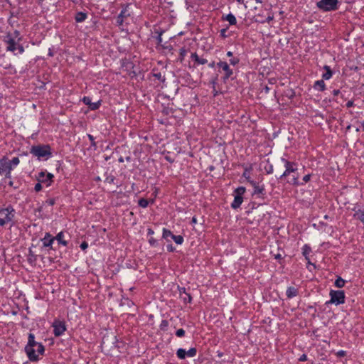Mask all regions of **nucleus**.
Instances as JSON below:
<instances>
[{
	"mask_svg": "<svg viewBox=\"0 0 364 364\" xmlns=\"http://www.w3.org/2000/svg\"><path fill=\"white\" fill-rule=\"evenodd\" d=\"M338 0H321L317 2V7L323 11H335L338 9Z\"/></svg>",
	"mask_w": 364,
	"mask_h": 364,
	"instance_id": "nucleus-5",
	"label": "nucleus"
},
{
	"mask_svg": "<svg viewBox=\"0 0 364 364\" xmlns=\"http://www.w3.org/2000/svg\"><path fill=\"white\" fill-rule=\"evenodd\" d=\"M30 153L39 160H47L52 156L50 146L45 144L32 146L30 149Z\"/></svg>",
	"mask_w": 364,
	"mask_h": 364,
	"instance_id": "nucleus-2",
	"label": "nucleus"
},
{
	"mask_svg": "<svg viewBox=\"0 0 364 364\" xmlns=\"http://www.w3.org/2000/svg\"><path fill=\"white\" fill-rule=\"evenodd\" d=\"M227 55H228V57H232V52H231V51H228V52L227 53Z\"/></svg>",
	"mask_w": 364,
	"mask_h": 364,
	"instance_id": "nucleus-59",
	"label": "nucleus"
},
{
	"mask_svg": "<svg viewBox=\"0 0 364 364\" xmlns=\"http://www.w3.org/2000/svg\"><path fill=\"white\" fill-rule=\"evenodd\" d=\"M45 348L42 343L35 341V336L33 333L28 334V344L25 347V351L31 361H37L38 355H43Z\"/></svg>",
	"mask_w": 364,
	"mask_h": 364,
	"instance_id": "nucleus-1",
	"label": "nucleus"
},
{
	"mask_svg": "<svg viewBox=\"0 0 364 364\" xmlns=\"http://www.w3.org/2000/svg\"><path fill=\"white\" fill-rule=\"evenodd\" d=\"M166 247H167V250L168 252H173L175 250V248L173 247L172 245H167Z\"/></svg>",
	"mask_w": 364,
	"mask_h": 364,
	"instance_id": "nucleus-51",
	"label": "nucleus"
},
{
	"mask_svg": "<svg viewBox=\"0 0 364 364\" xmlns=\"http://www.w3.org/2000/svg\"><path fill=\"white\" fill-rule=\"evenodd\" d=\"M299 293L298 289L294 287H289L287 288L286 294L287 298L291 299L293 297H295L297 296Z\"/></svg>",
	"mask_w": 364,
	"mask_h": 364,
	"instance_id": "nucleus-18",
	"label": "nucleus"
},
{
	"mask_svg": "<svg viewBox=\"0 0 364 364\" xmlns=\"http://www.w3.org/2000/svg\"><path fill=\"white\" fill-rule=\"evenodd\" d=\"M306 360H307V356L306 354H302L299 359V360L301 362L306 361Z\"/></svg>",
	"mask_w": 364,
	"mask_h": 364,
	"instance_id": "nucleus-50",
	"label": "nucleus"
},
{
	"mask_svg": "<svg viewBox=\"0 0 364 364\" xmlns=\"http://www.w3.org/2000/svg\"><path fill=\"white\" fill-rule=\"evenodd\" d=\"M149 242L150 243L151 245L152 246H154L157 244V240L154 239L153 237H151L149 240Z\"/></svg>",
	"mask_w": 364,
	"mask_h": 364,
	"instance_id": "nucleus-47",
	"label": "nucleus"
},
{
	"mask_svg": "<svg viewBox=\"0 0 364 364\" xmlns=\"http://www.w3.org/2000/svg\"><path fill=\"white\" fill-rule=\"evenodd\" d=\"M129 16V14L128 13L127 10L126 9H122L117 18V21H116L117 25L122 26L124 22V18Z\"/></svg>",
	"mask_w": 364,
	"mask_h": 364,
	"instance_id": "nucleus-17",
	"label": "nucleus"
},
{
	"mask_svg": "<svg viewBox=\"0 0 364 364\" xmlns=\"http://www.w3.org/2000/svg\"><path fill=\"white\" fill-rule=\"evenodd\" d=\"M323 69L326 70V73L322 75V80H329L333 75L331 68L328 65H324Z\"/></svg>",
	"mask_w": 364,
	"mask_h": 364,
	"instance_id": "nucleus-23",
	"label": "nucleus"
},
{
	"mask_svg": "<svg viewBox=\"0 0 364 364\" xmlns=\"http://www.w3.org/2000/svg\"><path fill=\"white\" fill-rule=\"evenodd\" d=\"M80 247L82 250H85L88 247V244L86 242H83L80 244Z\"/></svg>",
	"mask_w": 364,
	"mask_h": 364,
	"instance_id": "nucleus-45",
	"label": "nucleus"
},
{
	"mask_svg": "<svg viewBox=\"0 0 364 364\" xmlns=\"http://www.w3.org/2000/svg\"><path fill=\"white\" fill-rule=\"evenodd\" d=\"M192 222H193V223H196V218H192Z\"/></svg>",
	"mask_w": 364,
	"mask_h": 364,
	"instance_id": "nucleus-62",
	"label": "nucleus"
},
{
	"mask_svg": "<svg viewBox=\"0 0 364 364\" xmlns=\"http://www.w3.org/2000/svg\"><path fill=\"white\" fill-rule=\"evenodd\" d=\"M314 88L318 91H323L326 90V84L323 80H316L314 82Z\"/></svg>",
	"mask_w": 364,
	"mask_h": 364,
	"instance_id": "nucleus-22",
	"label": "nucleus"
},
{
	"mask_svg": "<svg viewBox=\"0 0 364 364\" xmlns=\"http://www.w3.org/2000/svg\"><path fill=\"white\" fill-rule=\"evenodd\" d=\"M331 299L326 304L339 305L345 303V293L341 290H331L329 293Z\"/></svg>",
	"mask_w": 364,
	"mask_h": 364,
	"instance_id": "nucleus-4",
	"label": "nucleus"
},
{
	"mask_svg": "<svg viewBox=\"0 0 364 364\" xmlns=\"http://www.w3.org/2000/svg\"><path fill=\"white\" fill-rule=\"evenodd\" d=\"M6 42L7 43L6 50L11 51V52H14L15 50H16V47L18 45H19L16 41V40L13 37L11 36L10 34H9L6 36Z\"/></svg>",
	"mask_w": 364,
	"mask_h": 364,
	"instance_id": "nucleus-13",
	"label": "nucleus"
},
{
	"mask_svg": "<svg viewBox=\"0 0 364 364\" xmlns=\"http://www.w3.org/2000/svg\"><path fill=\"white\" fill-rule=\"evenodd\" d=\"M55 240V237H52L48 232L46 233L45 237L42 239L43 247H52V244Z\"/></svg>",
	"mask_w": 364,
	"mask_h": 364,
	"instance_id": "nucleus-16",
	"label": "nucleus"
},
{
	"mask_svg": "<svg viewBox=\"0 0 364 364\" xmlns=\"http://www.w3.org/2000/svg\"><path fill=\"white\" fill-rule=\"evenodd\" d=\"M41 189H42V185H41V183L38 181V183H37L35 185L34 190H35L36 192H38V191H41Z\"/></svg>",
	"mask_w": 364,
	"mask_h": 364,
	"instance_id": "nucleus-42",
	"label": "nucleus"
},
{
	"mask_svg": "<svg viewBox=\"0 0 364 364\" xmlns=\"http://www.w3.org/2000/svg\"><path fill=\"white\" fill-rule=\"evenodd\" d=\"M82 102L92 110L97 109L101 104L100 101H97V102H92L91 98L90 97H84Z\"/></svg>",
	"mask_w": 364,
	"mask_h": 364,
	"instance_id": "nucleus-15",
	"label": "nucleus"
},
{
	"mask_svg": "<svg viewBox=\"0 0 364 364\" xmlns=\"http://www.w3.org/2000/svg\"><path fill=\"white\" fill-rule=\"evenodd\" d=\"M173 234L169 230L166 228L163 229V237L164 239H168V237H171L172 238V236Z\"/></svg>",
	"mask_w": 364,
	"mask_h": 364,
	"instance_id": "nucleus-31",
	"label": "nucleus"
},
{
	"mask_svg": "<svg viewBox=\"0 0 364 364\" xmlns=\"http://www.w3.org/2000/svg\"><path fill=\"white\" fill-rule=\"evenodd\" d=\"M15 217V210L11 205L5 208H0V226L4 227L7 225L14 224Z\"/></svg>",
	"mask_w": 364,
	"mask_h": 364,
	"instance_id": "nucleus-3",
	"label": "nucleus"
},
{
	"mask_svg": "<svg viewBox=\"0 0 364 364\" xmlns=\"http://www.w3.org/2000/svg\"><path fill=\"white\" fill-rule=\"evenodd\" d=\"M273 18H274L273 16H269L265 20H261L260 21V20H257V19L256 21H259V22H260L262 23H266V22H267V23L270 22L271 21L273 20Z\"/></svg>",
	"mask_w": 364,
	"mask_h": 364,
	"instance_id": "nucleus-38",
	"label": "nucleus"
},
{
	"mask_svg": "<svg viewBox=\"0 0 364 364\" xmlns=\"http://www.w3.org/2000/svg\"><path fill=\"white\" fill-rule=\"evenodd\" d=\"M87 15L85 12L79 11L75 14V20L77 23H82L85 21Z\"/></svg>",
	"mask_w": 364,
	"mask_h": 364,
	"instance_id": "nucleus-21",
	"label": "nucleus"
},
{
	"mask_svg": "<svg viewBox=\"0 0 364 364\" xmlns=\"http://www.w3.org/2000/svg\"><path fill=\"white\" fill-rule=\"evenodd\" d=\"M63 237H64V234L63 232H60L57 235L56 237H55V240H57L58 242L60 243V244H62L64 246H66L68 245V242L67 241L64 240H63Z\"/></svg>",
	"mask_w": 364,
	"mask_h": 364,
	"instance_id": "nucleus-25",
	"label": "nucleus"
},
{
	"mask_svg": "<svg viewBox=\"0 0 364 364\" xmlns=\"http://www.w3.org/2000/svg\"><path fill=\"white\" fill-rule=\"evenodd\" d=\"M16 50H18L19 53H23L24 52V48L20 44L17 46Z\"/></svg>",
	"mask_w": 364,
	"mask_h": 364,
	"instance_id": "nucleus-46",
	"label": "nucleus"
},
{
	"mask_svg": "<svg viewBox=\"0 0 364 364\" xmlns=\"http://www.w3.org/2000/svg\"><path fill=\"white\" fill-rule=\"evenodd\" d=\"M272 171H273V168H272V166H271L270 168H269V171H267V173H272Z\"/></svg>",
	"mask_w": 364,
	"mask_h": 364,
	"instance_id": "nucleus-60",
	"label": "nucleus"
},
{
	"mask_svg": "<svg viewBox=\"0 0 364 364\" xmlns=\"http://www.w3.org/2000/svg\"><path fill=\"white\" fill-rule=\"evenodd\" d=\"M154 76L159 80L164 82L165 80L164 76L161 75V73H154Z\"/></svg>",
	"mask_w": 364,
	"mask_h": 364,
	"instance_id": "nucleus-34",
	"label": "nucleus"
},
{
	"mask_svg": "<svg viewBox=\"0 0 364 364\" xmlns=\"http://www.w3.org/2000/svg\"><path fill=\"white\" fill-rule=\"evenodd\" d=\"M11 163H9V160L6 157H3L0 159V175L4 174L8 171H11Z\"/></svg>",
	"mask_w": 364,
	"mask_h": 364,
	"instance_id": "nucleus-12",
	"label": "nucleus"
},
{
	"mask_svg": "<svg viewBox=\"0 0 364 364\" xmlns=\"http://www.w3.org/2000/svg\"><path fill=\"white\" fill-rule=\"evenodd\" d=\"M161 36H162V32H160L159 33V36H157V42H158V44H159V45H161L162 43Z\"/></svg>",
	"mask_w": 364,
	"mask_h": 364,
	"instance_id": "nucleus-48",
	"label": "nucleus"
},
{
	"mask_svg": "<svg viewBox=\"0 0 364 364\" xmlns=\"http://www.w3.org/2000/svg\"><path fill=\"white\" fill-rule=\"evenodd\" d=\"M299 176L293 174L291 177L288 180V183L294 186H298L299 184Z\"/></svg>",
	"mask_w": 364,
	"mask_h": 364,
	"instance_id": "nucleus-28",
	"label": "nucleus"
},
{
	"mask_svg": "<svg viewBox=\"0 0 364 364\" xmlns=\"http://www.w3.org/2000/svg\"><path fill=\"white\" fill-rule=\"evenodd\" d=\"M362 127L364 129V121L362 122Z\"/></svg>",
	"mask_w": 364,
	"mask_h": 364,
	"instance_id": "nucleus-63",
	"label": "nucleus"
},
{
	"mask_svg": "<svg viewBox=\"0 0 364 364\" xmlns=\"http://www.w3.org/2000/svg\"><path fill=\"white\" fill-rule=\"evenodd\" d=\"M176 335L178 337H182L185 335V331L183 328L178 329L176 332Z\"/></svg>",
	"mask_w": 364,
	"mask_h": 364,
	"instance_id": "nucleus-39",
	"label": "nucleus"
},
{
	"mask_svg": "<svg viewBox=\"0 0 364 364\" xmlns=\"http://www.w3.org/2000/svg\"><path fill=\"white\" fill-rule=\"evenodd\" d=\"M264 92H265L266 93H268V92H269V87H268V86H265V87H264Z\"/></svg>",
	"mask_w": 364,
	"mask_h": 364,
	"instance_id": "nucleus-56",
	"label": "nucleus"
},
{
	"mask_svg": "<svg viewBox=\"0 0 364 364\" xmlns=\"http://www.w3.org/2000/svg\"><path fill=\"white\" fill-rule=\"evenodd\" d=\"M275 258L276 259H280L281 258V255L278 254V255H275Z\"/></svg>",
	"mask_w": 364,
	"mask_h": 364,
	"instance_id": "nucleus-61",
	"label": "nucleus"
},
{
	"mask_svg": "<svg viewBox=\"0 0 364 364\" xmlns=\"http://www.w3.org/2000/svg\"><path fill=\"white\" fill-rule=\"evenodd\" d=\"M197 349L196 348H191L188 351H186L183 348H178L176 351V355L180 359H185L186 355L188 357H194L196 355Z\"/></svg>",
	"mask_w": 364,
	"mask_h": 364,
	"instance_id": "nucleus-10",
	"label": "nucleus"
},
{
	"mask_svg": "<svg viewBox=\"0 0 364 364\" xmlns=\"http://www.w3.org/2000/svg\"><path fill=\"white\" fill-rule=\"evenodd\" d=\"M353 218L359 220L364 224V208L356 210L353 215Z\"/></svg>",
	"mask_w": 364,
	"mask_h": 364,
	"instance_id": "nucleus-24",
	"label": "nucleus"
},
{
	"mask_svg": "<svg viewBox=\"0 0 364 364\" xmlns=\"http://www.w3.org/2000/svg\"><path fill=\"white\" fill-rule=\"evenodd\" d=\"M11 171H6L4 173L5 176H6V178H11Z\"/></svg>",
	"mask_w": 364,
	"mask_h": 364,
	"instance_id": "nucleus-54",
	"label": "nucleus"
},
{
	"mask_svg": "<svg viewBox=\"0 0 364 364\" xmlns=\"http://www.w3.org/2000/svg\"><path fill=\"white\" fill-rule=\"evenodd\" d=\"M225 19L228 21L230 25H235L237 23L235 16L232 14H228Z\"/></svg>",
	"mask_w": 364,
	"mask_h": 364,
	"instance_id": "nucleus-26",
	"label": "nucleus"
},
{
	"mask_svg": "<svg viewBox=\"0 0 364 364\" xmlns=\"http://www.w3.org/2000/svg\"><path fill=\"white\" fill-rule=\"evenodd\" d=\"M54 178L53 174L50 173H46L44 171H41L38 173V175L37 176V180L41 183H44L47 186H50L51 183L53 182V178Z\"/></svg>",
	"mask_w": 364,
	"mask_h": 364,
	"instance_id": "nucleus-8",
	"label": "nucleus"
},
{
	"mask_svg": "<svg viewBox=\"0 0 364 364\" xmlns=\"http://www.w3.org/2000/svg\"><path fill=\"white\" fill-rule=\"evenodd\" d=\"M11 36L13 37L14 39L18 38V41H19L21 39V38L20 37V33L17 30L14 31L13 34L11 35Z\"/></svg>",
	"mask_w": 364,
	"mask_h": 364,
	"instance_id": "nucleus-35",
	"label": "nucleus"
},
{
	"mask_svg": "<svg viewBox=\"0 0 364 364\" xmlns=\"http://www.w3.org/2000/svg\"><path fill=\"white\" fill-rule=\"evenodd\" d=\"M9 186H13V182L12 181L9 182Z\"/></svg>",
	"mask_w": 364,
	"mask_h": 364,
	"instance_id": "nucleus-64",
	"label": "nucleus"
},
{
	"mask_svg": "<svg viewBox=\"0 0 364 364\" xmlns=\"http://www.w3.org/2000/svg\"><path fill=\"white\" fill-rule=\"evenodd\" d=\"M242 176L245 177L247 180L248 182H249V180H251L250 178V175H249V172H248L247 169H245V171H244V173L242 174Z\"/></svg>",
	"mask_w": 364,
	"mask_h": 364,
	"instance_id": "nucleus-43",
	"label": "nucleus"
},
{
	"mask_svg": "<svg viewBox=\"0 0 364 364\" xmlns=\"http://www.w3.org/2000/svg\"><path fill=\"white\" fill-rule=\"evenodd\" d=\"M168 326V323L166 320H162L161 324H160V328L162 330H164L166 329Z\"/></svg>",
	"mask_w": 364,
	"mask_h": 364,
	"instance_id": "nucleus-36",
	"label": "nucleus"
},
{
	"mask_svg": "<svg viewBox=\"0 0 364 364\" xmlns=\"http://www.w3.org/2000/svg\"><path fill=\"white\" fill-rule=\"evenodd\" d=\"M53 327L55 336H61L66 330L65 323L60 321H55L53 323Z\"/></svg>",
	"mask_w": 364,
	"mask_h": 364,
	"instance_id": "nucleus-11",
	"label": "nucleus"
},
{
	"mask_svg": "<svg viewBox=\"0 0 364 364\" xmlns=\"http://www.w3.org/2000/svg\"><path fill=\"white\" fill-rule=\"evenodd\" d=\"M172 239L174 242L178 245H181L183 242V237L181 235H175L172 236Z\"/></svg>",
	"mask_w": 364,
	"mask_h": 364,
	"instance_id": "nucleus-30",
	"label": "nucleus"
},
{
	"mask_svg": "<svg viewBox=\"0 0 364 364\" xmlns=\"http://www.w3.org/2000/svg\"><path fill=\"white\" fill-rule=\"evenodd\" d=\"M346 284V281L342 279L341 277H338V278L336 279L335 281V286L337 287V288H342L344 287Z\"/></svg>",
	"mask_w": 364,
	"mask_h": 364,
	"instance_id": "nucleus-27",
	"label": "nucleus"
},
{
	"mask_svg": "<svg viewBox=\"0 0 364 364\" xmlns=\"http://www.w3.org/2000/svg\"><path fill=\"white\" fill-rule=\"evenodd\" d=\"M245 193V188L243 186L238 187L235 190V198L233 202L231 203V207L233 209L238 208L242 201H243V197L242 196Z\"/></svg>",
	"mask_w": 364,
	"mask_h": 364,
	"instance_id": "nucleus-6",
	"label": "nucleus"
},
{
	"mask_svg": "<svg viewBox=\"0 0 364 364\" xmlns=\"http://www.w3.org/2000/svg\"><path fill=\"white\" fill-rule=\"evenodd\" d=\"M154 230L151 228L148 229V235H153Z\"/></svg>",
	"mask_w": 364,
	"mask_h": 364,
	"instance_id": "nucleus-57",
	"label": "nucleus"
},
{
	"mask_svg": "<svg viewBox=\"0 0 364 364\" xmlns=\"http://www.w3.org/2000/svg\"><path fill=\"white\" fill-rule=\"evenodd\" d=\"M217 66L222 69L225 72V75L223 76V80L226 81L229 79L231 75L233 74L232 70L230 68L228 63L225 61H220L217 63Z\"/></svg>",
	"mask_w": 364,
	"mask_h": 364,
	"instance_id": "nucleus-9",
	"label": "nucleus"
},
{
	"mask_svg": "<svg viewBox=\"0 0 364 364\" xmlns=\"http://www.w3.org/2000/svg\"><path fill=\"white\" fill-rule=\"evenodd\" d=\"M338 357H343L346 355V352L345 350H341L336 353Z\"/></svg>",
	"mask_w": 364,
	"mask_h": 364,
	"instance_id": "nucleus-44",
	"label": "nucleus"
},
{
	"mask_svg": "<svg viewBox=\"0 0 364 364\" xmlns=\"http://www.w3.org/2000/svg\"><path fill=\"white\" fill-rule=\"evenodd\" d=\"M182 289H183V294L181 293V290H179L181 299H183L185 303H191L192 301L191 296L190 294L186 292V290L184 287H183Z\"/></svg>",
	"mask_w": 364,
	"mask_h": 364,
	"instance_id": "nucleus-19",
	"label": "nucleus"
},
{
	"mask_svg": "<svg viewBox=\"0 0 364 364\" xmlns=\"http://www.w3.org/2000/svg\"><path fill=\"white\" fill-rule=\"evenodd\" d=\"M226 31H227V29L226 28H223L220 31V34L223 37H226Z\"/></svg>",
	"mask_w": 364,
	"mask_h": 364,
	"instance_id": "nucleus-52",
	"label": "nucleus"
},
{
	"mask_svg": "<svg viewBox=\"0 0 364 364\" xmlns=\"http://www.w3.org/2000/svg\"><path fill=\"white\" fill-rule=\"evenodd\" d=\"M139 205L142 208H146L149 205V201L145 198H141L139 200Z\"/></svg>",
	"mask_w": 364,
	"mask_h": 364,
	"instance_id": "nucleus-32",
	"label": "nucleus"
},
{
	"mask_svg": "<svg viewBox=\"0 0 364 364\" xmlns=\"http://www.w3.org/2000/svg\"><path fill=\"white\" fill-rule=\"evenodd\" d=\"M302 250H303L302 253H303L304 256L305 257V258L306 259H309L308 256L311 252V247L309 246H308L307 245H305L303 247Z\"/></svg>",
	"mask_w": 364,
	"mask_h": 364,
	"instance_id": "nucleus-29",
	"label": "nucleus"
},
{
	"mask_svg": "<svg viewBox=\"0 0 364 364\" xmlns=\"http://www.w3.org/2000/svg\"><path fill=\"white\" fill-rule=\"evenodd\" d=\"M240 60L238 58L234 57L230 59V63L232 65H235L239 63Z\"/></svg>",
	"mask_w": 364,
	"mask_h": 364,
	"instance_id": "nucleus-40",
	"label": "nucleus"
},
{
	"mask_svg": "<svg viewBox=\"0 0 364 364\" xmlns=\"http://www.w3.org/2000/svg\"><path fill=\"white\" fill-rule=\"evenodd\" d=\"M215 62H212V63H209L208 66H209L210 68H214V67H215Z\"/></svg>",
	"mask_w": 364,
	"mask_h": 364,
	"instance_id": "nucleus-58",
	"label": "nucleus"
},
{
	"mask_svg": "<svg viewBox=\"0 0 364 364\" xmlns=\"http://www.w3.org/2000/svg\"><path fill=\"white\" fill-rule=\"evenodd\" d=\"M186 53H187V50L185 48H181L180 50V56H181V60L184 58Z\"/></svg>",
	"mask_w": 364,
	"mask_h": 364,
	"instance_id": "nucleus-41",
	"label": "nucleus"
},
{
	"mask_svg": "<svg viewBox=\"0 0 364 364\" xmlns=\"http://www.w3.org/2000/svg\"><path fill=\"white\" fill-rule=\"evenodd\" d=\"M249 183L254 188L253 195L263 196L264 195V185L259 186L255 181L249 180Z\"/></svg>",
	"mask_w": 364,
	"mask_h": 364,
	"instance_id": "nucleus-14",
	"label": "nucleus"
},
{
	"mask_svg": "<svg viewBox=\"0 0 364 364\" xmlns=\"http://www.w3.org/2000/svg\"><path fill=\"white\" fill-rule=\"evenodd\" d=\"M282 161L284 164L285 171L279 178L289 176L291 173H294L297 170V164L294 162L289 161L284 158H282Z\"/></svg>",
	"mask_w": 364,
	"mask_h": 364,
	"instance_id": "nucleus-7",
	"label": "nucleus"
},
{
	"mask_svg": "<svg viewBox=\"0 0 364 364\" xmlns=\"http://www.w3.org/2000/svg\"><path fill=\"white\" fill-rule=\"evenodd\" d=\"M339 93H340V90H334L333 91V95L334 96H337Z\"/></svg>",
	"mask_w": 364,
	"mask_h": 364,
	"instance_id": "nucleus-55",
	"label": "nucleus"
},
{
	"mask_svg": "<svg viewBox=\"0 0 364 364\" xmlns=\"http://www.w3.org/2000/svg\"><path fill=\"white\" fill-rule=\"evenodd\" d=\"M353 106V102L350 100L348 101L347 103H346V107H351Z\"/></svg>",
	"mask_w": 364,
	"mask_h": 364,
	"instance_id": "nucleus-53",
	"label": "nucleus"
},
{
	"mask_svg": "<svg viewBox=\"0 0 364 364\" xmlns=\"http://www.w3.org/2000/svg\"><path fill=\"white\" fill-rule=\"evenodd\" d=\"M191 58L198 65H204L208 63V60L206 59L199 57L196 53H192Z\"/></svg>",
	"mask_w": 364,
	"mask_h": 364,
	"instance_id": "nucleus-20",
	"label": "nucleus"
},
{
	"mask_svg": "<svg viewBox=\"0 0 364 364\" xmlns=\"http://www.w3.org/2000/svg\"><path fill=\"white\" fill-rule=\"evenodd\" d=\"M20 162V160L18 157H14L11 161H9V163H11V167L12 166H17Z\"/></svg>",
	"mask_w": 364,
	"mask_h": 364,
	"instance_id": "nucleus-33",
	"label": "nucleus"
},
{
	"mask_svg": "<svg viewBox=\"0 0 364 364\" xmlns=\"http://www.w3.org/2000/svg\"><path fill=\"white\" fill-rule=\"evenodd\" d=\"M310 178H311V175L310 174H307V175L304 176L303 181L305 183H307V182H309L310 181Z\"/></svg>",
	"mask_w": 364,
	"mask_h": 364,
	"instance_id": "nucleus-49",
	"label": "nucleus"
},
{
	"mask_svg": "<svg viewBox=\"0 0 364 364\" xmlns=\"http://www.w3.org/2000/svg\"><path fill=\"white\" fill-rule=\"evenodd\" d=\"M87 136H88V138H89V139H90V141L91 142V146L95 148L96 147V143L95 141L94 136L92 135H91V134H88Z\"/></svg>",
	"mask_w": 364,
	"mask_h": 364,
	"instance_id": "nucleus-37",
	"label": "nucleus"
}]
</instances>
